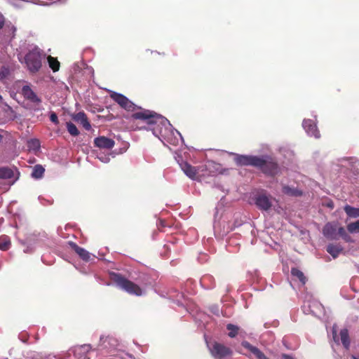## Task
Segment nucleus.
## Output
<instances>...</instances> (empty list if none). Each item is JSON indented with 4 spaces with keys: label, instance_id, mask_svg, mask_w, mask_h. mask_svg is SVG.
<instances>
[{
    "label": "nucleus",
    "instance_id": "nucleus-1",
    "mask_svg": "<svg viewBox=\"0 0 359 359\" xmlns=\"http://www.w3.org/2000/svg\"><path fill=\"white\" fill-rule=\"evenodd\" d=\"M133 117L142 121V125L138 127L140 130H151L164 145L167 146L169 144L177 146L183 143L180 133L173 128L169 121L161 115L152 111L143 109L134 113Z\"/></svg>",
    "mask_w": 359,
    "mask_h": 359
},
{
    "label": "nucleus",
    "instance_id": "nucleus-2",
    "mask_svg": "<svg viewBox=\"0 0 359 359\" xmlns=\"http://www.w3.org/2000/svg\"><path fill=\"white\" fill-rule=\"evenodd\" d=\"M133 117L142 121V125L138 127L140 130H151L164 145L167 146L169 144L177 146L183 143L180 133L173 128L169 121L161 115L152 111L143 109L134 113Z\"/></svg>",
    "mask_w": 359,
    "mask_h": 359
},
{
    "label": "nucleus",
    "instance_id": "nucleus-3",
    "mask_svg": "<svg viewBox=\"0 0 359 359\" xmlns=\"http://www.w3.org/2000/svg\"><path fill=\"white\" fill-rule=\"evenodd\" d=\"M236 161L239 165H252L260 168L269 175H276L280 169L277 164L269 157L260 158L255 156H237Z\"/></svg>",
    "mask_w": 359,
    "mask_h": 359
},
{
    "label": "nucleus",
    "instance_id": "nucleus-4",
    "mask_svg": "<svg viewBox=\"0 0 359 359\" xmlns=\"http://www.w3.org/2000/svg\"><path fill=\"white\" fill-rule=\"evenodd\" d=\"M25 61L28 70L31 73L37 72L41 67V54L38 48L30 50L25 57Z\"/></svg>",
    "mask_w": 359,
    "mask_h": 359
},
{
    "label": "nucleus",
    "instance_id": "nucleus-5",
    "mask_svg": "<svg viewBox=\"0 0 359 359\" xmlns=\"http://www.w3.org/2000/svg\"><path fill=\"white\" fill-rule=\"evenodd\" d=\"M222 199L223 198L218 202L214 212L213 229L215 235H220L224 224V202Z\"/></svg>",
    "mask_w": 359,
    "mask_h": 359
},
{
    "label": "nucleus",
    "instance_id": "nucleus-6",
    "mask_svg": "<svg viewBox=\"0 0 359 359\" xmlns=\"http://www.w3.org/2000/svg\"><path fill=\"white\" fill-rule=\"evenodd\" d=\"M114 282L121 289L131 294L140 296L144 294L142 290L134 283L123 278L120 275H114Z\"/></svg>",
    "mask_w": 359,
    "mask_h": 359
},
{
    "label": "nucleus",
    "instance_id": "nucleus-7",
    "mask_svg": "<svg viewBox=\"0 0 359 359\" xmlns=\"http://www.w3.org/2000/svg\"><path fill=\"white\" fill-rule=\"evenodd\" d=\"M110 97L126 111H134L137 109V105L121 93L111 91Z\"/></svg>",
    "mask_w": 359,
    "mask_h": 359
},
{
    "label": "nucleus",
    "instance_id": "nucleus-8",
    "mask_svg": "<svg viewBox=\"0 0 359 359\" xmlns=\"http://www.w3.org/2000/svg\"><path fill=\"white\" fill-rule=\"evenodd\" d=\"M272 198L268 196L265 191L258 192L255 196L256 205L261 210H268L272 205Z\"/></svg>",
    "mask_w": 359,
    "mask_h": 359
},
{
    "label": "nucleus",
    "instance_id": "nucleus-9",
    "mask_svg": "<svg viewBox=\"0 0 359 359\" xmlns=\"http://www.w3.org/2000/svg\"><path fill=\"white\" fill-rule=\"evenodd\" d=\"M206 343L212 356L215 359H224V347L222 344L212 341H206Z\"/></svg>",
    "mask_w": 359,
    "mask_h": 359
},
{
    "label": "nucleus",
    "instance_id": "nucleus-10",
    "mask_svg": "<svg viewBox=\"0 0 359 359\" xmlns=\"http://www.w3.org/2000/svg\"><path fill=\"white\" fill-rule=\"evenodd\" d=\"M303 128L309 136H313L316 138L320 137V133L317 129L316 123L310 119H304L302 123Z\"/></svg>",
    "mask_w": 359,
    "mask_h": 359
},
{
    "label": "nucleus",
    "instance_id": "nucleus-11",
    "mask_svg": "<svg viewBox=\"0 0 359 359\" xmlns=\"http://www.w3.org/2000/svg\"><path fill=\"white\" fill-rule=\"evenodd\" d=\"M180 166L184 174L192 180H195L200 176L198 170L187 162H182Z\"/></svg>",
    "mask_w": 359,
    "mask_h": 359
},
{
    "label": "nucleus",
    "instance_id": "nucleus-12",
    "mask_svg": "<svg viewBox=\"0 0 359 359\" xmlns=\"http://www.w3.org/2000/svg\"><path fill=\"white\" fill-rule=\"evenodd\" d=\"M96 147L104 149H111L114 146V141L110 138L102 136L95 139Z\"/></svg>",
    "mask_w": 359,
    "mask_h": 359
},
{
    "label": "nucleus",
    "instance_id": "nucleus-13",
    "mask_svg": "<svg viewBox=\"0 0 359 359\" xmlns=\"http://www.w3.org/2000/svg\"><path fill=\"white\" fill-rule=\"evenodd\" d=\"M22 93L23 96L34 103H40L41 100L38 97L36 93L28 86H25L22 88Z\"/></svg>",
    "mask_w": 359,
    "mask_h": 359
},
{
    "label": "nucleus",
    "instance_id": "nucleus-14",
    "mask_svg": "<svg viewBox=\"0 0 359 359\" xmlns=\"http://www.w3.org/2000/svg\"><path fill=\"white\" fill-rule=\"evenodd\" d=\"M205 168L208 170L209 174L211 175H217L218 174H222L223 172L222 165L214 161L207 162V163L205 164Z\"/></svg>",
    "mask_w": 359,
    "mask_h": 359
},
{
    "label": "nucleus",
    "instance_id": "nucleus-15",
    "mask_svg": "<svg viewBox=\"0 0 359 359\" xmlns=\"http://www.w3.org/2000/svg\"><path fill=\"white\" fill-rule=\"evenodd\" d=\"M243 346L252 353L255 357L257 359H269L257 347L253 346L248 341L243 342Z\"/></svg>",
    "mask_w": 359,
    "mask_h": 359
},
{
    "label": "nucleus",
    "instance_id": "nucleus-16",
    "mask_svg": "<svg viewBox=\"0 0 359 359\" xmlns=\"http://www.w3.org/2000/svg\"><path fill=\"white\" fill-rule=\"evenodd\" d=\"M69 245L75 250L82 259L84 261H88L90 259V254L84 248L79 247L76 243L72 241L69 242Z\"/></svg>",
    "mask_w": 359,
    "mask_h": 359
},
{
    "label": "nucleus",
    "instance_id": "nucleus-17",
    "mask_svg": "<svg viewBox=\"0 0 359 359\" xmlns=\"http://www.w3.org/2000/svg\"><path fill=\"white\" fill-rule=\"evenodd\" d=\"M74 120L79 123L82 126L87 130H89L91 128L90 123L88 122L86 114L83 112H79L74 116Z\"/></svg>",
    "mask_w": 359,
    "mask_h": 359
},
{
    "label": "nucleus",
    "instance_id": "nucleus-18",
    "mask_svg": "<svg viewBox=\"0 0 359 359\" xmlns=\"http://www.w3.org/2000/svg\"><path fill=\"white\" fill-rule=\"evenodd\" d=\"M337 225L335 224L327 223L323 228V232L325 236L334 239L336 238Z\"/></svg>",
    "mask_w": 359,
    "mask_h": 359
},
{
    "label": "nucleus",
    "instance_id": "nucleus-19",
    "mask_svg": "<svg viewBox=\"0 0 359 359\" xmlns=\"http://www.w3.org/2000/svg\"><path fill=\"white\" fill-rule=\"evenodd\" d=\"M309 307L311 310V312L318 317H320L321 313H323L324 311L323 305L317 301H313L311 302L309 305Z\"/></svg>",
    "mask_w": 359,
    "mask_h": 359
},
{
    "label": "nucleus",
    "instance_id": "nucleus-20",
    "mask_svg": "<svg viewBox=\"0 0 359 359\" xmlns=\"http://www.w3.org/2000/svg\"><path fill=\"white\" fill-rule=\"evenodd\" d=\"M343 248L339 245L330 244L327 247V251L330 254L333 258H336L339 256V253L341 252Z\"/></svg>",
    "mask_w": 359,
    "mask_h": 359
},
{
    "label": "nucleus",
    "instance_id": "nucleus-21",
    "mask_svg": "<svg viewBox=\"0 0 359 359\" xmlns=\"http://www.w3.org/2000/svg\"><path fill=\"white\" fill-rule=\"evenodd\" d=\"M14 177V171L7 167L0 168V179L10 180Z\"/></svg>",
    "mask_w": 359,
    "mask_h": 359
},
{
    "label": "nucleus",
    "instance_id": "nucleus-22",
    "mask_svg": "<svg viewBox=\"0 0 359 359\" xmlns=\"http://www.w3.org/2000/svg\"><path fill=\"white\" fill-rule=\"evenodd\" d=\"M283 193L290 196H297L301 194V192L297 189L287 185L283 186Z\"/></svg>",
    "mask_w": 359,
    "mask_h": 359
},
{
    "label": "nucleus",
    "instance_id": "nucleus-23",
    "mask_svg": "<svg viewBox=\"0 0 359 359\" xmlns=\"http://www.w3.org/2000/svg\"><path fill=\"white\" fill-rule=\"evenodd\" d=\"M45 169L41 165H36L34 167L32 176L34 178L39 179L41 178L43 173H44Z\"/></svg>",
    "mask_w": 359,
    "mask_h": 359
},
{
    "label": "nucleus",
    "instance_id": "nucleus-24",
    "mask_svg": "<svg viewBox=\"0 0 359 359\" xmlns=\"http://www.w3.org/2000/svg\"><path fill=\"white\" fill-rule=\"evenodd\" d=\"M16 30V27L12 23H8L6 25L4 29L5 35L12 39L15 36Z\"/></svg>",
    "mask_w": 359,
    "mask_h": 359
},
{
    "label": "nucleus",
    "instance_id": "nucleus-25",
    "mask_svg": "<svg viewBox=\"0 0 359 359\" xmlns=\"http://www.w3.org/2000/svg\"><path fill=\"white\" fill-rule=\"evenodd\" d=\"M340 338L342 344L346 348H348L350 345V341L348 337V331L346 329L341 330L340 332Z\"/></svg>",
    "mask_w": 359,
    "mask_h": 359
},
{
    "label": "nucleus",
    "instance_id": "nucleus-26",
    "mask_svg": "<svg viewBox=\"0 0 359 359\" xmlns=\"http://www.w3.org/2000/svg\"><path fill=\"white\" fill-rule=\"evenodd\" d=\"M11 246V240L7 236H0V250H6Z\"/></svg>",
    "mask_w": 359,
    "mask_h": 359
},
{
    "label": "nucleus",
    "instance_id": "nucleus-27",
    "mask_svg": "<svg viewBox=\"0 0 359 359\" xmlns=\"http://www.w3.org/2000/svg\"><path fill=\"white\" fill-rule=\"evenodd\" d=\"M344 210L350 217L355 218L359 217V208H353L350 205H346L344 207Z\"/></svg>",
    "mask_w": 359,
    "mask_h": 359
},
{
    "label": "nucleus",
    "instance_id": "nucleus-28",
    "mask_svg": "<svg viewBox=\"0 0 359 359\" xmlns=\"http://www.w3.org/2000/svg\"><path fill=\"white\" fill-rule=\"evenodd\" d=\"M48 62L50 67L53 70V72H57L59 70L60 62L57 61L56 58H54L51 56H48Z\"/></svg>",
    "mask_w": 359,
    "mask_h": 359
},
{
    "label": "nucleus",
    "instance_id": "nucleus-29",
    "mask_svg": "<svg viewBox=\"0 0 359 359\" xmlns=\"http://www.w3.org/2000/svg\"><path fill=\"white\" fill-rule=\"evenodd\" d=\"M27 147L29 150L37 151L40 148V142L36 139H32L27 142Z\"/></svg>",
    "mask_w": 359,
    "mask_h": 359
},
{
    "label": "nucleus",
    "instance_id": "nucleus-30",
    "mask_svg": "<svg viewBox=\"0 0 359 359\" xmlns=\"http://www.w3.org/2000/svg\"><path fill=\"white\" fill-rule=\"evenodd\" d=\"M291 273L293 276L297 277L302 284L306 283V278L304 277V273L298 269H292Z\"/></svg>",
    "mask_w": 359,
    "mask_h": 359
},
{
    "label": "nucleus",
    "instance_id": "nucleus-31",
    "mask_svg": "<svg viewBox=\"0 0 359 359\" xmlns=\"http://www.w3.org/2000/svg\"><path fill=\"white\" fill-rule=\"evenodd\" d=\"M226 329L229 330L228 335L230 337H234L238 334L239 330L238 326L233 325L232 324H229L226 326Z\"/></svg>",
    "mask_w": 359,
    "mask_h": 359
},
{
    "label": "nucleus",
    "instance_id": "nucleus-32",
    "mask_svg": "<svg viewBox=\"0 0 359 359\" xmlns=\"http://www.w3.org/2000/svg\"><path fill=\"white\" fill-rule=\"evenodd\" d=\"M67 128L69 134L73 136H76L79 133L76 126L71 122L67 123Z\"/></svg>",
    "mask_w": 359,
    "mask_h": 359
},
{
    "label": "nucleus",
    "instance_id": "nucleus-33",
    "mask_svg": "<svg viewBox=\"0 0 359 359\" xmlns=\"http://www.w3.org/2000/svg\"><path fill=\"white\" fill-rule=\"evenodd\" d=\"M347 229L350 233H359V219L349 224L347 226Z\"/></svg>",
    "mask_w": 359,
    "mask_h": 359
},
{
    "label": "nucleus",
    "instance_id": "nucleus-34",
    "mask_svg": "<svg viewBox=\"0 0 359 359\" xmlns=\"http://www.w3.org/2000/svg\"><path fill=\"white\" fill-rule=\"evenodd\" d=\"M9 74V69L7 67H1L0 68V80L6 78Z\"/></svg>",
    "mask_w": 359,
    "mask_h": 359
},
{
    "label": "nucleus",
    "instance_id": "nucleus-35",
    "mask_svg": "<svg viewBox=\"0 0 359 359\" xmlns=\"http://www.w3.org/2000/svg\"><path fill=\"white\" fill-rule=\"evenodd\" d=\"M211 312L217 316H219L220 313H222V311L219 309L218 306L214 305L210 308Z\"/></svg>",
    "mask_w": 359,
    "mask_h": 359
},
{
    "label": "nucleus",
    "instance_id": "nucleus-36",
    "mask_svg": "<svg viewBox=\"0 0 359 359\" xmlns=\"http://www.w3.org/2000/svg\"><path fill=\"white\" fill-rule=\"evenodd\" d=\"M97 158L100 161L104 163H109L110 161L109 156L104 154H100L99 156H97Z\"/></svg>",
    "mask_w": 359,
    "mask_h": 359
},
{
    "label": "nucleus",
    "instance_id": "nucleus-37",
    "mask_svg": "<svg viewBox=\"0 0 359 359\" xmlns=\"http://www.w3.org/2000/svg\"><path fill=\"white\" fill-rule=\"evenodd\" d=\"M50 120L55 123V124H57L58 123V118H57V116L55 113L54 112H52L50 115Z\"/></svg>",
    "mask_w": 359,
    "mask_h": 359
},
{
    "label": "nucleus",
    "instance_id": "nucleus-38",
    "mask_svg": "<svg viewBox=\"0 0 359 359\" xmlns=\"http://www.w3.org/2000/svg\"><path fill=\"white\" fill-rule=\"evenodd\" d=\"M332 336H333L334 340L336 342L338 341L337 335V327H336V326H333V328H332Z\"/></svg>",
    "mask_w": 359,
    "mask_h": 359
},
{
    "label": "nucleus",
    "instance_id": "nucleus-39",
    "mask_svg": "<svg viewBox=\"0 0 359 359\" xmlns=\"http://www.w3.org/2000/svg\"><path fill=\"white\" fill-rule=\"evenodd\" d=\"M4 22H5L4 17L0 13V29L4 27Z\"/></svg>",
    "mask_w": 359,
    "mask_h": 359
},
{
    "label": "nucleus",
    "instance_id": "nucleus-40",
    "mask_svg": "<svg viewBox=\"0 0 359 359\" xmlns=\"http://www.w3.org/2000/svg\"><path fill=\"white\" fill-rule=\"evenodd\" d=\"M338 234L343 236L345 234V230L343 227H339L338 228Z\"/></svg>",
    "mask_w": 359,
    "mask_h": 359
},
{
    "label": "nucleus",
    "instance_id": "nucleus-41",
    "mask_svg": "<svg viewBox=\"0 0 359 359\" xmlns=\"http://www.w3.org/2000/svg\"><path fill=\"white\" fill-rule=\"evenodd\" d=\"M283 358L284 359H294L292 357H291V356H290V355H286V354H284V355H283Z\"/></svg>",
    "mask_w": 359,
    "mask_h": 359
},
{
    "label": "nucleus",
    "instance_id": "nucleus-42",
    "mask_svg": "<svg viewBox=\"0 0 359 359\" xmlns=\"http://www.w3.org/2000/svg\"><path fill=\"white\" fill-rule=\"evenodd\" d=\"M205 278H203L202 279V280H201V283H202V284H203V283H204V281H205Z\"/></svg>",
    "mask_w": 359,
    "mask_h": 359
},
{
    "label": "nucleus",
    "instance_id": "nucleus-43",
    "mask_svg": "<svg viewBox=\"0 0 359 359\" xmlns=\"http://www.w3.org/2000/svg\"><path fill=\"white\" fill-rule=\"evenodd\" d=\"M225 353H226V355L229 353V350L226 348Z\"/></svg>",
    "mask_w": 359,
    "mask_h": 359
},
{
    "label": "nucleus",
    "instance_id": "nucleus-44",
    "mask_svg": "<svg viewBox=\"0 0 359 359\" xmlns=\"http://www.w3.org/2000/svg\"><path fill=\"white\" fill-rule=\"evenodd\" d=\"M63 0H53V2H56V1H62Z\"/></svg>",
    "mask_w": 359,
    "mask_h": 359
},
{
    "label": "nucleus",
    "instance_id": "nucleus-45",
    "mask_svg": "<svg viewBox=\"0 0 359 359\" xmlns=\"http://www.w3.org/2000/svg\"><path fill=\"white\" fill-rule=\"evenodd\" d=\"M352 358H353V359H358L357 357H355V356H354V355H353V356H352Z\"/></svg>",
    "mask_w": 359,
    "mask_h": 359
},
{
    "label": "nucleus",
    "instance_id": "nucleus-46",
    "mask_svg": "<svg viewBox=\"0 0 359 359\" xmlns=\"http://www.w3.org/2000/svg\"><path fill=\"white\" fill-rule=\"evenodd\" d=\"M2 141V136L0 135V142Z\"/></svg>",
    "mask_w": 359,
    "mask_h": 359
},
{
    "label": "nucleus",
    "instance_id": "nucleus-47",
    "mask_svg": "<svg viewBox=\"0 0 359 359\" xmlns=\"http://www.w3.org/2000/svg\"><path fill=\"white\" fill-rule=\"evenodd\" d=\"M1 99H2V97H1V96L0 95V100H1Z\"/></svg>",
    "mask_w": 359,
    "mask_h": 359
}]
</instances>
